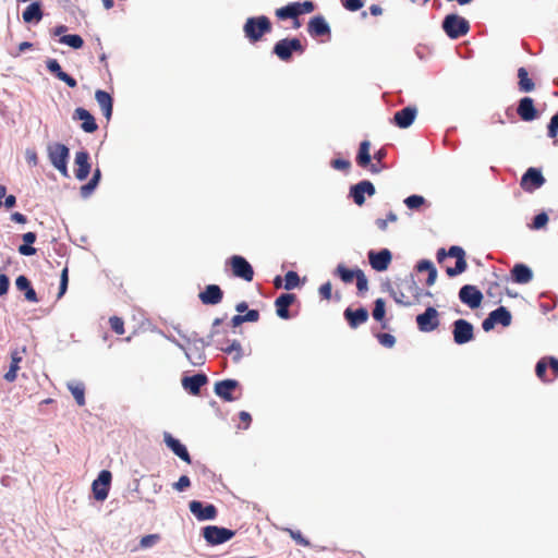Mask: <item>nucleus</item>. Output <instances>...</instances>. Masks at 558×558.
<instances>
[{
  "instance_id": "obj_58",
  "label": "nucleus",
  "mask_w": 558,
  "mask_h": 558,
  "mask_svg": "<svg viewBox=\"0 0 558 558\" xmlns=\"http://www.w3.org/2000/svg\"><path fill=\"white\" fill-rule=\"evenodd\" d=\"M290 536L296 542V544L307 547L310 542L302 535L300 531L289 530Z\"/></svg>"
},
{
  "instance_id": "obj_17",
  "label": "nucleus",
  "mask_w": 558,
  "mask_h": 558,
  "mask_svg": "<svg viewBox=\"0 0 558 558\" xmlns=\"http://www.w3.org/2000/svg\"><path fill=\"white\" fill-rule=\"evenodd\" d=\"M111 477L110 471L102 470L93 482L92 489L96 500L104 501L108 497Z\"/></svg>"
},
{
  "instance_id": "obj_28",
  "label": "nucleus",
  "mask_w": 558,
  "mask_h": 558,
  "mask_svg": "<svg viewBox=\"0 0 558 558\" xmlns=\"http://www.w3.org/2000/svg\"><path fill=\"white\" fill-rule=\"evenodd\" d=\"M73 119L82 121L81 128L86 133H94L98 129L95 118L84 108H76L73 113Z\"/></svg>"
},
{
  "instance_id": "obj_5",
  "label": "nucleus",
  "mask_w": 558,
  "mask_h": 558,
  "mask_svg": "<svg viewBox=\"0 0 558 558\" xmlns=\"http://www.w3.org/2000/svg\"><path fill=\"white\" fill-rule=\"evenodd\" d=\"M305 48L303 47L301 40L299 38H283L277 41L274 46L272 52L281 60V61H290L293 52H298L302 54Z\"/></svg>"
},
{
  "instance_id": "obj_63",
  "label": "nucleus",
  "mask_w": 558,
  "mask_h": 558,
  "mask_svg": "<svg viewBox=\"0 0 558 558\" xmlns=\"http://www.w3.org/2000/svg\"><path fill=\"white\" fill-rule=\"evenodd\" d=\"M244 323H255L259 319V312L257 310H248L245 315H243Z\"/></svg>"
},
{
  "instance_id": "obj_37",
  "label": "nucleus",
  "mask_w": 558,
  "mask_h": 558,
  "mask_svg": "<svg viewBox=\"0 0 558 558\" xmlns=\"http://www.w3.org/2000/svg\"><path fill=\"white\" fill-rule=\"evenodd\" d=\"M41 19L43 11L40 3L38 2L31 3L23 12V20L25 23H31L33 21L39 22Z\"/></svg>"
},
{
  "instance_id": "obj_61",
  "label": "nucleus",
  "mask_w": 558,
  "mask_h": 558,
  "mask_svg": "<svg viewBox=\"0 0 558 558\" xmlns=\"http://www.w3.org/2000/svg\"><path fill=\"white\" fill-rule=\"evenodd\" d=\"M336 275H338L343 282H349V267L341 264L336 269Z\"/></svg>"
},
{
  "instance_id": "obj_13",
  "label": "nucleus",
  "mask_w": 558,
  "mask_h": 558,
  "mask_svg": "<svg viewBox=\"0 0 558 558\" xmlns=\"http://www.w3.org/2000/svg\"><path fill=\"white\" fill-rule=\"evenodd\" d=\"M483 298L482 291L473 284H464L459 290V300L471 310L478 308Z\"/></svg>"
},
{
  "instance_id": "obj_53",
  "label": "nucleus",
  "mask_w": 558,
  "mask_h": 558,
  "mask_svg": "<svg viewBox=\"0 0 558 558\" xmlns=\"http://www.w3.org/2000/svg\"><path fill=\"white\" fill-rule=\"evenodd\" d=\"M159 539L160 536L158 534L145 535L141 538L140 545L142 548H148L154 546Z\"/></svg>"
},
{
  "instance_id": "obj_42",
  "label": "nucleus",
  "mask_w": 558,
  "mask_h": 558,
  "mask_svg": "<svg viewBox=\"0 0 558 558\" xmlns=\"http://www.w3.org/2000/svg\"><path fill=\"white\" fill-rule=\"evenodd\" d=\"M404 205L411 210H418L423 205L426 204V199L418 194H412L404 198Z\"/></svg>"
},
{
  "instance_id": "obj_40",
  "label": "nucleus",
  "mask_w": 558,
  "mask_h": 558,
  "mask_svg": "<svg viewBox=\"0 0 558 558\" xmlns=\"http://www.w3.org/2000/svg\"><path fill=\"white\" fill-rule=\"evenodd\" d=\"M367 319H368L367 308L361 306L356 310H351V328H356L357 326L367 322Z\"/></svg>"
},
{
  "instance_id": "obj_35",
  "label": "nucleus",
  "mask_w": 558,
  "mask_h": 558,
  "mask_svg": "<svg viewBox=\"0 0 558 558\" xmlns=\"http://www.w3.org/2000/svg\"><path fill=\"white\" fill-rule=\"evenodd\" d=\"M356 281L357 294L363 296L368 290V280L362 269L359 267L351 268V282Z\"/></svg>"
},
{
  "instance_id": "obj_59",
  "label": "nucleus",
  "mask_w": 558,
  "mask_h": 558,
  "mask_svg": "<svg viewBox=\"0 0 558 558\" xmlns=\"http://www.w3.org/2000/svg\"><path fill=\"white\" fill-rule=\"evenodd\" d=\"M68 281H69L68 268H64L61 272V280H60V288H59V295H58L59 298L65 293L66 288H68Z\"/></svg>"
},
{
  "instance_id": "obj_36",
  "label": "nucleus",
  "mask_w": 558,
  "mask_h": 558,
  "mask_svg": "<svg viewBox=\"0 0 558 558\" xmlns=\"http://www.w3.org/2000/svg\"><path fill=\"white\" fill-rule=\"evenodd\" d=\"M518 88L522 93H530L534 89L535 84L529 76V72L524 66L518 69Z\"/></svg>"
},
{
  "instance_id": "obj_50",
  "label": "nucleus",
  "mask_w": 558,
  "mask_h": 558,
  "mask_svg": "<svg viewBox=\"0 0 558 558\" xmlns=\"http://www.w3.org/2000/svg\"><path fill=\"white\" fill-rule=\"evenodd\" d=\"M376 337L378 342L385 348H392L396 343V338L391 333L379 332Z\"/></svg>"
},
{
  "instance_id": "obj_31",
  "label": "nucleus",
  "mask_w": 558,
  "mask_h": 558,
  "mask_svg": "<svg viewBox=\"0 0 558 558\" xmlns=\"http://www.w3.org/2000/svg\"><path fill=\"white\" fill-rule=\"evenodd\" d=\"M207 376L205 374H195L193 376L184 377L182 379V386L191 395H198L201 388L207 383Z\"/></svg>"
},
{
  "instance_id": "obj_39",
  "label": "nucleus",
  "mask_w": 558,
  "mask_h": 558,
  "mask_svg": "<svg viewBox=\"0 0 558 558\" xmlns=\"http://www.w3.org/2000/svg\"><path fill=\"white\" fill-rule=\"evenodd\" d=\"M68 388L80 407L85 405V386L83 383L71 381Z\"/></svg>"
},
{
  "instance_id": "obj_12",
  "label": "nucleus",
  "mask_w": 558,
  "mask_h": 558,
  "mask_svg": "<svg viewBox=\"0 0 558 558\" xmlns=\"http://www.w3.org/2000/svg\"><path fill=\"white\" fill-rule=\"evenodd\" d=\"M448 257L456 258L454 267H447L446 274L448 277L453 278L462 272H464L468 268V263L465 260V251L458 245H451L448 248Z\"/></svg>"
},
{
  "instance_id": "obj_18",
  "label": "nucleus",
  "mask_w": 558,
  "mask_h": 558,
  "mask_svg": "<svg viewBox=\"0 0 558 558\" xmlns=\"http://www.w3.org/2000/svg\"><path fill=\"white\" fill-rule=\"evenodd\" d=\"M517 113L524 122L534 121L539 117V112L535 108L533 98L529 96H524L519 100Z\"/></svg>"
},
{
  "instance_id": "obj_55",
  "label": "nucleus",
  "mask_w": 558,
  "mask_h": 558,
  "mask_svg": "<svg viewBox=\"0 0 558 558\" xmlns=\"http://www.w3.org/2000/svg\"><path fill=\"white\" fill-rule=\"evenodd\" d=\"M386 156H387V149L385 147L379 148L373 155V159L375 160L374 163H377L378 166H383V170L387 168L386 163L384 162Z\"/></svg>"
},
{
  "instance_id": "obj_45",
  "label": "nucleus",
  "mask_w": 558,
  "mask_h": 558,
  "mask_svg": "<svg viewBox=\"0 0 558 558\" xmlns=\"http://www.w3.org/2000/svg\"><path fill=\"white\" fill-rule=\"evenodd\" d=\"M219 349L225 352V353H228V354H231V353H235L234 355V360L235 361H239L241 357H242V347H241V343L238 341V340H233L230 344L223 347V345H220Z\"/></svg>"
},
{
  "instance_id": "obj_2",
  "label": "nucleus",
  "mask_w": 558,
  "mask_h": 558,
  "mask_svg": "<svg viewBox=\"0 0 558 558\" xmlns=\"http://www.w3.org/2000/svg\"><path fill=\"white\" fill-rule=\"evenodd\" d=\"M272 25L266 15L248 17L243 25L245 38L251 44L259 41L264 35L271 33Z\"/></svg>"
},
{
  "instance_id": "obj_19",
  "label": "nucleus",
  "mask_w": 558,
  "mask_h": 558,
  "mask_svg": "<svg viewBox=\"0 0 558 558\" xmlns=\"http://www.w3.org/2000/svg\"><path fill=\"white\" fill-rule=\"evenodd\" d=\"M417 109L415 106H407L393 114V123L400 129L410 128L415 121Z\"/></svg>"
},
{
  "instance_id": "obj_56",
  "label": "nucleus",
  "mask_w": 558,
  "mask_h": 558,
  "mask_svg": "<svg viewBox=\"0 0 558 558\" xmlns=\"http://www.w3.org/2000/svg\"><path fill=\"white\" fill-rule=\"evenodd\" d=\"M545 359H546L548 368L553 374V378L555 380L558 377V359L555 356H545Z\"/></svg>"
},
{
  "instance_id": "obj_3",
  "label": "nucleus",
  "mask_w": 558,
  "mask_h": 558,
  "mask_svg": "<svg viewBox=\"0 0 558 558\" xmlns=\"http://www.w3.org/2000/svg\"><path fill=\"white\" fill-rule=\"evenodd\" d=\"M441 27L450 39H458L469 33L470 23L459 14L450 13L444 17Z\"/></svg>"
},
{
  "instance_id": "obj_43",
  "label": "nucleus",
  "mask_w": 558,
  "mask_h": 558,
  "mask_svg": "<svg viewBox=\"0 0 558 558\" xmlns=\"http://www.w3.org/2000/svg\"><path fill=\"white\" fill-rule=\"evenodd\" d=\"M60 43L72 47L73 49H81L84 45V40L80 35L71 34L63 35L60 38Z\"/></svg>"
},
{
  "instance_id": "obj_54",
  "label": "nucleus",
  "mask_w": 558,
  "mask_h": 558,
  "mask_svg": "<svg viewBox=\"0 0 558 558\" xmlns=\"http://www.w3.org/2000/svg\"><path fill=\"white\" fill-rule=\"evenodd\" d=\"M436 267H435L434 263L430 259H421L415 265V269L418 272H424V271L429 272V271H432Z\"/></svg>"
},
{
  "instance_id": "obj_62",
  "label": "nucleus",
  "mask_w": 558,
  "mask_h": 558,
  "mask_svg": "<svg viewBox=\"0 0 558 558\" xmlns=\"http://www.w3.org/2000/svg\"><path fill=\"white\" fill-rule=\"evenodd\" d=\"M10 286V280L7 275L0 274V296L4 295Z\"/></svg>"
},
{
  "instance_id": "obj_22",
  "label": "nucleus",
  "mask_w": 558,
  "mask_h": 558,
  "mask_svg": "<svg viewBox=\"0 0 558 558\" xmlns=\"http://www.w3.org/2000/svg\"><path fill=\"white\" fill-rule=\"evenodd\" d=\"M75 169L74 173L77 180H85L90 172L89 154L86 150H81L75 154Z\"/></svg>"
},
{
  "instance_id": "obj_41",
  "label": "nucleus",
  "mask_w": 558,
  "mask_h": 558,
  "mask_svg": "<svg viewBox=\"0 0 558 558\" xmlns=\"http://www.w3.org/2000/svg\"><path fill=\"white\" fill-rule=\"evenodd\" d=\"M548 365L545 356L539 359L535 365V374L543 383H553L554 378L547 376Z\"/></svg>"
},
{
  "instance_id": "obj_34",
  "label": "nucleus",
  "mask_w": 558,
  "mask_h": 558,
  "mask_svg": "<svg viewBox=\"0 0 558 558\" xmlns=\"http://www.w3.org/2000/svg\"><path fill=\"white\" fill-rule=\"evenodd\" d=\"M372 316L373 318L380 323V327L383 329H387L388 328V322L387 319L385 318L386 316V302L384 299L381 298H378L374 301V307H373V311H372Z\"/></svg>"
},
{
  "instance_id": "obj_20",
  "label": "nucleus",
  "mask_w": 558,
  "mask_h": 558,
  "mask_svg": "<svg viewBox=\"0 0 558 558\" xmlns=\"http://www.w3.org/2000/svg\"><path fill=\"white\" fill-rule=\"evenodd\" d=\"M26 353V348L14 349L11 351V363L9 371L3 375L4 380L8 383H13L17 378V372L20 369V363L23 361L24 355Z\"/></svg>"
},
{
  "instance_id": "obj_51",
  "label": "nucleus",
  "mask_w": 558,
  "mask_h": 558,
  "mask_svg": "<svg viewBox=\"0 0 558 558\" xmlns=\"http://www.w3.org/2000/svg\"><path fill=\"white\" fill-rule=\"evenodd\" d=\"M558 134V112L553 114L548 124H547V136L549 138H555Z\"/></svg>"
},
{
  "instance_id": "obj_1",
  "label": "nucleus",
  "mask_w": 558,
  "mask_h": 558,
  "mask_svg": "<svg viewBox=\"0 0 558 558\" xmlns=\"http://www.w3.org/2000/svg\"><path fill=\"white\" fill-rule=\"evenodd\" d=\"M315 8V3L311 0H306L304 2H291L284 7L276 9L275 15L280 21L292 20V27L298 29L302 26L299 16L312 13Z\"/></svg>"
},
{
  "instance_id": "obj_7",
  "label": "nucleus",
  "mask_w": 558,
  "mask_h": 558,
  "mask_svg": "<svg viewBox=\"0 0 558 558\" xmlns=\"http://www.w3.org/2000/svg\"><path fill=\"white\" fill-rule=\"evenodd\" d=\"M369 149V141L365 140L361 142L355 156V162L360 168L366 169L373 174H378L383 171V166L372 162L373 156L371 155Z\"/></svg>"
},
{
  "instance_id": "obj_26",
  "label": "nucleus",
  "mask_w": 558,
  "mask_h": 558,
  "mask_svg": "<svg viewBox=\"0 0 558 558\" xmlns=\"http://www.w3.org/2000/svg\"><path fill=\"white\" fill-rule=\"evenodd\" d=\"M46 68L52 73L58 80L64 82L69 87L74 88L77 85L75 78L62 71L61 65L56 59H48L46 61Z\"/></svg>"
},
{
  "instance_id": "obj_25",
  "label": "nucleus",
  "mask_w": 558,
  "mask_h": 558,
  "mask_svg": "<svg viewBox=\"0 0 558 558\" xmlns=\"http://www.w3.org/2000/svg\"><path fill=\"white\" fill-rule=\"evenodd\" d=\"M510 274L511 280L518 284H526L533 279V270L530 266L523 263L514 264Z\"/></svg>"
},
{
  "instance_id": "obj_15",
  "label": "nucleus",
  "mask_w": 558,
  "mask_h": 558,
  "mask_svg": "<svg viewBox=\"0 0 558 558\" xmlns=\"http://www.w3.org/2000/svg\"><path fill=\"white\" fill-rule=\"evenodd\" d=\"M367 258L371 267L374 270L381 272L388 269L392 259V254L388 248H380L378 251L369 250Z\"/></svg>"
},
{
  "instance_id": "obj_24",
  "label": "nucleus",
  "mask_w": 558,
  "mask_h": 558,
  "mask_svg": "<svg viewBox=\"0 0 558 558\" xmlns=\"http://www.w3.org/2000/svg\"><path fill=\"white\" fill-rule=\"evenodd\" d=\"M198 298L205 305H216L222 301L223 291L217 284H208L205 290L198 294Z\"/></svg>"
},
{
  "instance_id": "obj_9",
  "label": "nucleus",
  "mask_w": 558,
  "mask_h": 558,
  "mask_svg": "<svg viewBox=\"0 0 558 558\" xmlns=\"http://www.w3.org/2000/svg\"><path fill=\"white\" fill-rule=\"evenodd\" d=\"M235 532L227 527L208 525L203 529V537L210 545H220L234 536Z\"/></svg>"
},
{
  "instance_id": "obj_64",
  "label": "nucleus",
  "mask_w": 558,
  "mask_h": 558,
  "mask_svg": "<svg viewBox=\"0 0 558 558\" xmlns=\"http://www.w3.org/2000/svg\"><path fill=\"white\" fill-rule=\"evenodd\" d=\"M19 253L24 256H32V255L36 254V248L29 244L24 243V244L20 245Z\"/></svg>"
},
{
  "instance_id": "obj_46",
  "label": "nucleus",
  "mask_w": 558,
  "mask_h": 558,
  "mask_svg": "<svg viewBox=\"0 0 558 558\" xmlns=\"http://www.w3.org/2000/svg\"><path fill=\"white\" fill-rule=\"evenodd\" d=\"M387 288L389 291L390 296L393 299V301L397 304H400L402 306H411L412 302L404 301V293L401 290H396L390 283H387Z\"/></svg>"
},
{
  "instance_id": "obj_48",
  "label": "nucleus",
  "mask_w": 558,
  "mask_h": 558,
  "mask_svg": "<svg viewBox=\"0 0 558 558\" xmlns=\"http://www.w3.org/2000/svg\"><path fill=\"white\" fill-rule=\"evenodd\" d=\"M539 298H549L550 299L548 302H542L539 304L541 310L543 311V313H545V314L549 313V312H551L556 307V305H557V298L555 295L551 296V295H549L548 292H542L539 294Z\"/></svg>"
},
{
  "instance_id": "obj_38",
  "label": "nucleus",
  "mask_w": 558,
  "mask_h": 558,
  "mask_svg": "<svg viewBox=\"0 0 558 558\" xmlns=\"http://www.w3.org/2000/svg\"><path fill=\"white\" fill-rule=\"evenodd\" d=\"M100 178H101V172H100V169L97 168L94 171V174H93L92 179L89 180V182L81 186V189H80L81 196L84 198L89 197L93 194V192L95 191V189L97 187V185L100 181Z\"/></svg>"
},
{
  "instance_id": "obj_10",
  "label": "nucleus",
  "mask_w": 558,
  "mask_h": 558,
  "mask_svg": "<svg viewBox=\"0 0 558 558\" xmlns=\"http://www.w3.org/2000/svg\"><path fill=\"white\" fill-rule=\"evenodd\" d=\"M228 264L234 277L241 278L247 282L253 280L254 269L243 256L233 255L229 258Z\"/></svg>"
},
{
  "instance_id": "obj_52",
  "label": "nucleus",
  "mask_w": 558,
  "mask_h": 558,
  "mask_svg": "<svg viewBox=\"0 0 558 558\" xmlns=\"http://www.w3.org/2000/svg\"><path fill=\"white\" fill-rule=\"evenodd\" d=\"M109 324H110L111 329L117 335H123L125 332V330H124V322H123V319L121 317H118V316L110 317Z\"/></svg>"
},
{
  "instance_id": "obj_16",
  "label": "nucleus",
  "mask_w": 558,
  "mask_h": 558,
  "mask_svg": "<svg viewBox=\"0 0 558 558\" xmlns=\"http://www.w3.org/2000/svg\"><path fill=\"white\" fill-rule=\"evenodd\" d=\"M375 193V185L369 180H362L359 183L351 185V199L357 206H362L365 203V195L372 197Z\"/></svg>"
},
{
  "instance_id": "obj_4",
  "label": "nucleus",
  "mask_w": 558,
  "mask_h": 558,
  "mask_svg": "<svg viewBox=\"0 0 558 558\" xmlns=\"http://www.w3.org/2000/svg\"><path fill=\"white\" fill-rule=\"evenodd\" d=\"M48 157L52 166L64 177H68L69 148L61 143H52L47 147Z\"/></svg>"
},
{
  "instance_id": "obj_6",
  "label": "nucleus",
  "mask_w": 558,
  "mask_h": 558,
  "mask_svg": "<svg viewBox=\"0 0 558 558\" xmlns=\"http://www.w3.org/2000/svg\"><path fill=\"white\" fill-rule=\"evenodd\" d=\"M511 312L506 306H498L482 322V328L484 331L488 332L493 330L496 325L508 327L511 325Z\"/></svg>"
},
{
  "instance_id": "obj_14",
  "label": "nucleus",
  "mask_w": 558,
  "mask_h": 558,
  "mask_svg": "<svg viewBox=\"0 0 558 558\" xmlns=\"http://www.w3.org/2000/svg\"><path fill=\"white\" fill-rule=\"evenodd\" d=\"M545 183V178L538 168H529L521 177L520 185L525 192H534L542 187Z\"/></svg>"
},
{
  "instance_id": "obj_11",
  "label": "nucleus",
  "mask_w": 558,
  "mask_h": 558,
  "mask_svg": "<svg viewBox=\"0 0 558 558\" xmlns=\"http://www.w3.org/2000/svg\"><path fill=\"white\" fill-rule=\"evenodd\" d=\"M415 322L420 331H434L439 326L438 311L434 306H427L423 313L416 315Z\"/></svg>"
},
{
  "instance_id": "obj_60",
  "label": "nucleus",
  "mask_w": 558,
  "mask_h": 558,
  "mask_svg": "<svg viewBox=\"0 0 558 558\" xmlns=\"http://www.w3.org/2000/svg\"><path fill=\"white\" fill-rule=\"evenodd\" d=\"M331 290H332V287H331L330 282H326V283L322 284L319 288V294H320L322 299L330 300L331 299Z\"/></svg>"
},
{
  "instance_id": "obj_32",
  "label": "nucleus",
  "mask_w": 558,
  "mask_h": 558,
  "mask_svg": "<svg viewBox=\"0 0 558 558\" xmlns=\"http://www.w3.org/2000/svg\"><path fill=\"white\" fill-rule=\"evenodd\" d=\"M15 286L19 291H23L25 299L29 302H38L36 291L33 289L31 281L24 275H21L15 280Z\"/></svg>"
},
{
  "instance_id": "obj_49",
  "label": "nucleus",
  "mask_w": 558,
  "mask_h": 558,
  "mask_svg": "<svg viewBox=\"0 0 558 558\" xmlns=\"http://www.w3.org/2000/svg\"><path fill=\"white\" fill-rule=\"evenodd\" d=\"M300 283V278L298 272L290 270L284 276V289L292 290L298 287Z\"/></svg>"
},
{
  "instance_id": "obj_47",
  "label": "nucleus",
  "mask_w": 558,
  "mask_h": 558,
  "mask_svg": "<svg viewBox=\"0 0 558 558\" xmlns=\"http://www.w3.org/2000/svg\"><path fill=\"white\" fill-rule=\"evenodd\" d=\"M409 290L413 294V296L415 298V300L417 302H420L422 296H432L433 295L430 291L423 290L421 287H418L413 278L411 279V281L409 283Z\"/></svg>"
},
{
  "instance_id": "obj_44",
  "label": "nucleus",
  "mask_w": 558,
  "mask_h": 558,
  "mask_svg": "<svg viewBox=\"0 0 558 558\" xmlns=\"http://www.w3.org/2000/svg\"><path fill=\"white\" fill-rule=\"evenodd\" d=\"M548 220H549V218H548L547 213L541 211L533 217L530 228L533 230H541L547 226Z\"/></svg>"
},
{
  "instance_id": "obj_23",
  "label": "nucleus",
  "mask_w": 558,
  "mask_h": 558,
  "mask_svg": "<svg viewBox=\"0 0 558 558\" xmlns=\"http://www.w3.org/2000/svg\"><path fill=\"white\" fill-rule=\"evenodd\" d=\"M189 507L190 511L201 521L213 520L217 515V509L214 505L204 506L203 502L193 500Z\"/></svg>"
},
{
  "instance_id": "obj_27",
  "label": "nucleus",
  "mask_w": 558,
  "mask_h": 558,
  "mask_svg": "<svg viewBox=\"0 0 558 558\" xmlns=\"http://www.w3.org/2000/svg\"><path fill=\"white\" fill-rule=\"evenodd\" d=\"M163 440L166 445L172 450L174 454H177L180 459H182L186 463H191V456L186 449V447L181 444L178 439H175L170 433L163 434Z\"/></svg>"
},
{
  "instance_id": "obj_21",
  "label": "nucleus",
  "mask_w": 558,
  "mask_h": 558,
  "mask_svg": "<svg viewBox=\"0 0 558 558\" xmlns=\"http://www.w3.org/2000/svg\"><path fill=\"white\" fill-rule=\"evenodd\" d=\"M239 387V381L235 379H225L215 384V393L222 400L231 402L238 398L232 396V392Z\"/></svg>"
},
{
  "instance_id": "obj_57",
  "label": "nucleus",
  "mask_w": 558,
  "mask_h": 558,
  "mask_svg": "<svg viewBox=\"0 0 558 558\" xmlns=\"http://www.w3.org/2000/svg\"><path fill=\"white\" fill-rule=\"evenodd\" d=\"M172 486L175 490L183 492L191 486V481L189 476L182 475L180 476L179 481L175 482Z\"/></svg>"
},
{
  "instance_id": "obj_30",
  "label": "nucleus",
  "mask_w": 558,
  "mask_h": 558,
  "mask_svg": "<svg viewBox=\"0 0 558 558\" xmlns=\"http://www.w3.org/2000/svg\"><path fill=\"white\" fill-rule=\"evenodd\" d=\"M307 31L312 37H320L330 34V28L322 15L314 16L307 24Z\"/></svg>"
},
{
  "instance_id": "obj_8",
  "label": "nucleus",
  "mask_w": 558,
  "mask_h": 558,
  "mask_svg": "<svg viewBox=\"0 0 558 558\" xmlns=\"http://www.w3.org/2000/svg\"><path fill=\"white\" fill-rule=\"evenodd\" d=\"M451 327L454 343L461 345L474 339V327L469 320L464 318L456 319Z\"/></svg>"
},
{
  "instance_id": "obj_33",
  "label": "nucleus",
  "mask_w": 558,
  "mask_h": 558,
  "mask_svg": "<svg viewBox=\"0 0 558 558\" xmlns=\"http://www.w3.org/2000/svg\"><path fill=\"white\" fill-rule=\"evenodd\" d=\"M95 98L102 110L104 116L109 120L112 114V97L107 92L98 89L95 93Z\"/></svg>"
},
{
  "instance_id": "obj_29",
  "label": "nucleus",
  "mask_w": 558,
  "mask_h": 558,
  "mask_svg": "<svg viewBox=\"0 0 558 558\" xmlns=\"http://www.w3.org/2000/svg\"><path fill=\"white\" fill-rule=\"evenodd\" d=\"M295 299L296 296L293 293H284L276 299V313L280 318H290L289 306L294 303Z\"/></svg>"
}]
</instances>
